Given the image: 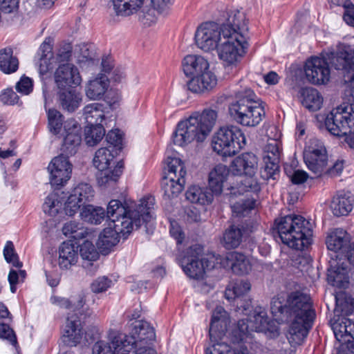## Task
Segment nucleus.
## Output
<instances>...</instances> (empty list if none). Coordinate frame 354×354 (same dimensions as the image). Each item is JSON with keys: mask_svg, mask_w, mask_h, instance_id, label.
<instances>
[{"mask_svg": "<svg viewBox=\"0 0 354 354\" xmlns=\"http://www.w3.org/2000/svg\"><path fill=\"white\" fill-rule=\"evenodd\" d=\"M290 322L287 336L290 343L300 344L307 336L315 317V312L312 309L310 298L308 295L299 292L291 293L286 305L279 303L271 307L272 313L276 310Z\"/></svg>", "mask_w": 354, "mask_h": 354, "instance_id": "1", "label": "nucleus"}, {"mask_svg": "<svg viewBox=\"0 0 354 354\" xmlns=\"http://www.w3.org/2000/svg\"><path fill=\"white\" fill-rule=\"evenodd\" d=\"M273 237L296 250H304L311 243V225L304 217L288 215L274 221L271 230Z\"/></svg>", "mask_w": 354, "mask_h": 354, "instance_id": "2", "label": "nucleus"}, {"mask_svg": "<svg viewBox=\"0 0 354 354\" xmlns=\"http://www.w3.org/2000/svg\"><path fill=\"white\" fill-rule=\"evenodd\" d=\"M217 116L215 110L205 109L201 113H196L187 120L180 121L172 135L174 145L183 147L194 140L204 141L215 124Z\"/></svg>", "mask_w": 354, "mask_h": 354, "instance_id": "3", "label": "nucleus"}, {"mask_svg": "<svg viewBox=\"0 0 354 354\" xmlns=\"http://www.w3.org/2000/svg\"><path fill=\"white\" fill-rule=\"evenodd\" d=\"M229 113L237 123L255 127L265 115L262 102L250 88H242L235 93V100L229 105Z\"/></svg>", "mask_w": 354, "mask_h": 354, "instance_id": "4", "label": "nucleus"}, {"mask_svg": "<svg viewBox=\"0 0 354 354\" xmlns=\"http://www.w3.org/2000/svg\"><path fill=\"white\" fill-rule=\"evenodd\" d=\"M155 204V198L151 196L144 197L140 201V203L135 205L133 209H130L128 213L119 216L118 218H112L109 221L111 226L121 237L126 239L131 233L135 226L138 228L142 223L148 224L153 219V209Z\"/></svg>", "mask_w": 354, "mask_h": 354, "instance_id": "5", "label": "nucleus"}, {"mask_svg": "<svg viewBox=\"0 0 354 354\" xmlns=\"http://www.w3.org/2000/svg\"><path fill=\"white\" fill-rule=\"evenodd\" d=\"M232 172L241 177L236 187H231V194H243L245 192L257 194L261 187L253 176L257 171L258 158L252 153H243L236 157L231 165Z\"/></svg>", "mask_w": 354, "mask_h": 354, "instance_id": "6", "label": "nucleus"}, {"mask_svg": "<svg viewBox=\"0 0 354 354\" xmlns=\"http://www.w3.org/2000/svg\"><path fill=\"white\" fill-rule=\"evenodd\" d=\"M246 145V138L241 129L234 125L221 127L212 141L213 150L223 157L236 155Z\"/></svg>", "mask_w": 354, "mask_h": 354, "instance_id": "7", "label": "nucleus"}, {"mask_svg": "<svg viewBox=\"0 0 354 354\" xmlns=\"http://www.w3.org/2000/svg\"><path fill=\"white\" fill-rule=\"evenodd\" d=\"M251 289V284L248 280L236 279L227 286L225 290V295L228 300L234 299L236 302V306L242 312L248 315L250 322L259 324V326H263L266 323V313L263 308L257 306L253 309L251 301L242 302L239 301L241 297L244 296Z\"/></svg>", "mask_w": 354, "mask_h": 354, "instance_id": "8", "label": "nucleus"}, {"mask_svg": "<svg viewBox=\"0 0 354 354\" xmlns=\"http://www.w3.org/2000/svg\"><path fill=\"white\" fill-rule=\"evenodd\" d=\"M168 171L161 181L164 195L168 198L177 197L184 189L186 170L179 158L168 157L166 159Z\"/></svg>", "mask_w": 354, "mask_h": 354, "instance_id": "9", "label": "nucleus"}, {"mask_svg": "<svg viewBox=\"0 0 354 354\" xmlns=\"http://www.w3.org/2000/svg\"><path fill=\"white\" fill-rule=\"evenodd\" d=\"M332 63L336 70L342 71L344 82L348 84L344 95L349 105L354 106V46H340Z\"/></svg>", "mask_w": 354, "mask_h": 354, "instance_id": "10", "label": "nucleus"}, {"mask_svg": "<svg viewBox=\"0 0 354 354\" xmlns=\"http://www.w3.org/2000/svg\"><path fill=\"white\" fill-rule=\"evenodd\" d=\"M346 46L339 44L337 46V52L326 53L322 55V57H312L308 59L305 64V74L307 80L314 84L321 85L327 84L330 77V71L328 66V62L334 67L333 61L337 56L339 47Z\"/></svg>", "mask_w": 354, "mask_h": 354, "instance_id": "11", "label": "nucleus"}, {"mask_svg": "<svg viewBox=\"0 0 354 354\" xmlns=\"http://www.w3.org/2000/svg\"><path fill=\"white\" fill-rule=\"evenodd\" d=\"M203 246L194 244L179 258V264L187 276L196 279L203 278L205 270L209 267V261L203 257Z\"/></svg>", "mask_w": 354, "mask_h": 354, "instance_id": "12", "label": "nucleus"}, {"mask_svg": "<svg viewBox=\"0 0 354 354\" xmlns=\"http://www.w3.org/2000/svg\"><path fill=\"white\" fill-rule=\"evenodd\" d=\"M223 39L224 41L217 48L219 58L228 64L238 62L245 53L248 38L231 35L228 29L224 28Z\"/></svg>", "mask_w": 354, "mask_h": 354, "instance_id": "13", "label": "nucleus"}, {"mask_svg": "<svg viewBox=\"0 0 354 354\" xmlns=\"http://www.w3.org/2000/svg\"><path fill=\"white\" fill-rule=\"evenodd\" d=\"M116 154L114 150L107 147L100 148L95 152L93 165L98 170L102 171L99 180V183L101 185L116 183L122 175L124 168L122 161L118 162L113 170L109 169L111 161Z\"/></svg>", "mask_w": 354, "mask_h": 354, "instance_id": "14", "label": "nucleus"}, {"mask_svg": "<svg viewBox=\"0 0 354 354\" xmlns=\"http://www.w3.org/2000/svg\"><path fill=\"white\" fill-rule=\"evenodd\" d=\"M223 27L214 22L201 24L195 33L197 46L204 51H209L218 48L219 41L223 39Z\"/></svg>", "mask_w": 354, "mask_h": 354, "instance_id": "15", "label": "nucleus"}, {"mask_svg": "<svg viewBox=\"0 0 354 354\" xmlns=\"http://www.w3.org/2000/svg\"><path fill=\"white\" fill-rule=\"evenodd\" d=\"M349 113L342 106L333 109L325 118L326 129L333 136H346L352 132L351 124H349Z\"/></svg>", "mask_w": 354, "mask_h": 354, "instance_id": "16", "label": "nucleus"}, {"mask_svg": "<svg viewBox=\"0 0 354 354\" xmlns=\"http://www.w3.org/2000/svg\"><path fill=\"white\" fill-rule=\"evenodd\" d=\"M329 263L327 273L328 283L338 288H346L349 284L350 267L346 259L336 254L335 258H331Z\"/></svg>", "mask_w": 354, "mask_h": 354, "instance_id": "17", "label": "nucleus"}, {"mask_svg": "<svg viewBox=\"0 0 354 354\" xmlns=\"http://www.w3.org/2000/svg\"><path fill=\"white\" fill-rule=\"evenodd\" d=\"M50 173V184L56 189L64 185L70 178L72 172V165L67 156L63 154L54 158L48 167Z\"/></svg>", "mask_w": 354, "mask_h": 354, "instance_id": "18", "label": "nucleus"}, {"mask_svg": "<svg viewBox=\"0 0 354 354\" xmlns=\"http://www.w3.org/2000/svg\"><path fill=\"white\" fill-rule=\"evenodd\" d=\"M54 78L58 90L77 86L82 81L77 68L70 63L60 64L55 72Z\"/></svg>", "mask_w": 354, "mask_h": 354, "instance_id": "19", "label": "nucleus"}, {"mask_svg": "<svg viewBox=\"0 0 354 354\" xmlns=\"http://www.w3.org/2000/svg\"><path fill=\"white\" fill-rule=\"evenodd\" d=\"M66 136L61 150L66 156L75 154L82 142L81 127L75 120H68L64 125Z\"/></svg>", "mask_w": 354, "mask_h": 354, "instance_id": "20", "label": "nucleus"}, {"mask_svg": "<svg viewBox=\"0 0 354 354\" xmlns=\"http://www.w3.org/2000/svg\"><path fill=\"white\" fill-rule=\"evenodd\" d=\"M217 84V77L209 68L204 72L192 77L187 82L189 91L196 94H207Z\"/></svg>", "mask_w": 354, "mask_h": 354, "instance_id": "21", "label": "nucleus"}, {"mask_svg": "<svg viewBox=\"0 0 354 354\" xmlns=\"http://www.w3.org/2000/svg\"><path fill=\"white\" fill-rule=\"evenodd\" d=\"M248 19L245 13L240 10H232L227 13L226 22L222 24L223 32L224 28L228 29L231 35L235 36L243 35L249 38L248 36Z\"/></svg>", "mask_w": 354, "mask_h": 354, "instance_id": "22", "label": "nucleus"}, {"mask_svg": "<svg viewBox=\"0 0 354 354\" xmlns=\"http://www.w3.org/2000/svg\"><path fill=\"white\" fill-rule=\"evenodd\" d=\"M84 333L80 317L76 315L68 317L62 336L64 344L70 347L77 346L80 343Z\"/></svg>", "mask_w": 354, "mask_h": 354, "instance_id": "23", "label": "nucleus"}, {"mask_svg": "<svg viewBox=\"0 0 354 354\" xmlns=\"http://www.w3.org/2000/svg\"><path fill=\"white\" fill-rule=\"evenodd\" d=\"M304 161L309 170L317 176L325 174L328 164V156L326 148L320 145L316 149L309 150L304 153Z\"/></svg>", "mask_w": 354, "mask_h": 354, "instance_id": "24", "label": "nucleus"}, {"mask_svg": "<svg viewBox=\"0 0 354 354\" xmlns=\"http://www.w3.org/2000/svg\"><path fill=\"white\" fill-rule=\"evenodd\" d=\"M281 157V143L277 139H270L267 142V181L276 180L279 178V162Z\"/></svg>", "mask_w": 354, "mask_h": 354, "instance_id": "25", "label": "nucleus"}, {"mask_svg": "<svg viewBox=\"0 0 354 354\" xmlns=\"http://www.w3.org/2000/svg\"><path fill=\"white\" fill-rule=\"evenodd\" d=\"M326 244L328 250L335 253L340 252L339 257L343 258L351 245V236L342 228H336L328 233L326 239Z\"/></svg>", "mask_w": 354, "mask_h": 354, "instance_id": "26", "label": "nucleus"}, {"mask_svg": "<svg viewBox=\"0 0 354 354\" xmlns=\"http://www.w3.org/2000/svg\"><path fill=\"white\" fill-rule=\"evenodd\" d=\"M57 97L59 106L68 113L75 112L82 102V94L72 88L58 90Z\"/></svg>", "mask_w": 354, "mask_h": 354, "instance_id": "27", "label": "nucleus"}, {"mask_svg": "<svg viewBox=\"0 0 354 354\" xmlns=\"http://www.w3.org/2000/svg\"><path fill=\"white\" fill-rule=\"evenodd\" d=\"M109 84V80L104 74H98L97 76L86 83L85 86L86 96L92 100H102L108 91Z\"/></svg>", "mask_w": 354, "mask_h": 354, "instance_id": "28", "label": "nucleus"}, {"mask_svg": "<svg viewBox=\"0 0 354 354\" xmlns=\"http://www.w3.org/2000/svg\"><path fill=\"white\" fill-rule=\"evenodd\" d=\"M229 174V169L222 164L216 165L210 171L208 176V185L214 195H220L222 193Z\"/></svg>", "mask_w": 354, "mask_h": 354, "instance_id": "29", "label": "nucleus"}, {"mask_svg": "<svg viewBox=\"0 0 354 354\" xmlns=\"http://www.w3.org/2000/svg\"><path fill=\"white\" fill-rule=\"evenodd\" d=\"M182 67L185 75L192 77L207 70L209 64L201 55H188L183 59Z\"/></svg>", "mask_w": 354, "mask_h": 354, "instance_id": "30", "label": "nucleus"}, {"mask_svg": "<svg viewBox=\"0 0 354 354\" xmlns=\"http://www.w3.org/2000/svg\"><path fill=\"white\" fill-rule=\"evenodd\" d=\"M79 245L70 242H64L59 248V266L62 269H68L75 265L78 259Z\"/></svg>", "mask_w": 354, "mask_h": 354, "instance_id": "31", "label": "nucleus"}, {"mask_svg": "<svg viewBox=\"0 0 354 354\" xmlns=\"http://www.w3.org/2000/svg\"><path fill=\"white\" fill-rule=\"evenodd\" d=\"M130 337L134 338L135 343L151 344L156 339V333L154 328L147 322L140 320L136 322L133 335Z\"/></svg>", "mask_w": 354, "mask_h": 354, "instance_id": "32", "label": "nucleus"}, {"mask_svg": "<svg viewBox=\"0 0 354 354\" xmlns=\"http://www.w3.org/2000/svg\"><path fill=\"white\" fill-rule=\"evenodd\" d=\"M353 203L352 196L341 192L333 196L330 207L335 216H346L353 209Z\"/></svg>", "mask_w": 354, "mask_h": 354, "instance_id": "33", "label": "nucleus"}, {"mask_svg": "<svg viewBox=\"0 0 354 354\" xmlns=\"http://www.w3.org/2000/svg\"><path fill=\"white\" fill-rule=\"evenodd\" d=\"M214 194L207 187L192 185L186 192V198L192 203L202 205L210 204L214 199Z\"/></svg>", "mask_w": 354, "mask_h": 354, "instance_id": "34", "label": "nucleus"}, {"mask_svg": "<svg viewBox=\"0 0 354 354\" xmlns=\"http://www.w3.org/2000/svg\"><path fill=\"white\" fill-rule=\"evenodd\" d=\"M227 266L232 271L237 275L248 274L251 270V264L249 259L243 254L232 252L227 255Z\"/></svg>", "mask_w": 354, "mask_h": 354, "instance_id": "35", "label": "nucleus"}, {"mask_svg": "<svg viewBox=\"0 0 354 354\" xmlns=\"http://www.w3.org/2000/svg\"><path fill=\"white\" fill-rule=\"evenodd\" d=\"M302 105L311 111H316L322 106L323 97L319 91L311 87L304 88L301 91Z\"/></svg>", "mask_w": 354, "mask_h": 354, "instance_id": "36", "label": "nucleus"}, {"mask_svg": "<svg viewBox=\"0 0 354 354\" xmlns=\"http://www.w3.org/2000/svg\"><path fill=\"white\" fill-rule=\"evenodd\" d=\"M121 236L109 225L100 233L97 245L102 252L107 253L118 244Z\"/></svg>", "mask_w": 354, "mask_h": 354, "instance_id": "37", "label": "nucleus"}, {"mask_svg": "<svg viewBox=\"0 0 354 354\" xmlns=\"http://www.w3.org/2000/svg\"><path fill=\"white\" fill-rule=\"evenodd\" d=\"M19 68V60L13 55L12 48L7 47L0 50V71L5 74L16 72Z\"/></svg>", "mask_w": 354, "mask_h": 354, "instance_id": "38", "label": "nucleus"}, {"mask_svg": "<svg viewBox=\"0 0 354 354\" xmlns=\"http://www.w3.org/2000/svg\"><path fill=\"white\" fill-rule=\"evenodd\" d=\"M335 308L334 314L337 317H344L354 313V299L339 292L335 295Z\"/></svg>", "mask_w": 354, "mask_h": 354, "instance_id": "39", "label": "nucleus"}, {"mask_svg": "<svg viewBox=\"0 0 354 354\" xmlns=\"http://www.w3.org/2000/svg\"><path fill=\"white\" fill-rule=\"evenodd\" d=\"M145 0H113L114 10L118 15L129 16L143 6Z\"/></svg>", "mask_w": 354, "mask_h": 354, "instance_id": "40", "label": "nucleus"}, {"mask_svg": "<svg viewBox=\"0 0 354 354\" xmlns=\"http://www.w3.org/2000/svg\"><path fill=\"white\" fill-rule=\"evenodd\" d=\"M81 218L91 224H100L106 217V212L101 207H94L91 205L84 206L80 212Z\"/></svg>", "mask_w": 354, "mask_h": 354, "instance_id": "41", "label": "nucleus"}, {"mask_svg": "<svg viewBox=\"0 0 354 354\" xmlns=\"http://www.w3.org/2000/svg\"><path fill=\"white\" fill-rule=\"evenodd\" d=\"M103 107V104L100 103H92L84 107V114L89 126L102 124L104 120Z\"/></svg>", "mask_w": 354, "mask_h": 354, "instance_id": "42", "label": "nucleus"}, {"mask_svg": "<svg viewBox=\"0 0 354 354\" xmlns=\"http://www.w3.org/2000/svg\"><path fill=\"white\" fill-rule=\"evenodd\" d=\"M135 205L131 203L129 205L126 202L122 203L119 200H111L107 205L106 216L109 219V221H112V218H118L119 216L130 212V209H133Z\"/></svg>", "mask_w": 354, "mask_h": 354, "instance_id": "43", "label": "nucleus"}, {"mask_svg": "<svg viewBox=\"0 0 354 354\" xmlns=\"http://www.w3.org/2000/svg\"><path fill=\"white\" fill-rule=\"evenodd\" d=\"M241 230L232 225L227 229L223 234L224 246L227 249L237 248L242 241Z\"/></svg>", "mask_w": 354, "mask_h": 354, "instance_id": "44", "label": "nucleus"}, {"mask_svg": "<svg viewBox=\"0 0 354 354\" xmlns=\"http://www.w3.org/2000/svg\"><path fill=\"white\" fill-rule=\"evenodd\" d=\"M105 135V129L103 124L88 126L84 130V140L86 143L91 147L96 145Z\"/></svg>", "mask_w": 354, "mask_h": 354, "instance_id": "45", "label": "nucleus"}, {"mask_svg": "<svg viewBox=\"0 0 354 354\" xmlns=\"http://www.w3.org/2000/svg\"><path fill=\"white\" fill-rule=\"evenodd\" d=\"M62 232L64 235L68 236L75 240H80L86 236L88 232L82 223L70 221L64 224Z\"/></svg>", "mask_w": 354, "mask_h": 354, "instance_id": "46", "label": "nucleus"}, {"mask_svg": "<svg viewBox=\"0 0 354 354\" xmlns=\"http://www.w3.org/2000/svg\"><path fill=\"white\" fill-rule=\"evenodd\" d=\"M205 354H249L246 347H240L236 350H232L229 345L225 343H216L205 349Z\"/></svg>", "mask_w": 354, "mask_h": 354, "instance_id": "47", "label": "nucleus"}, {"mask_svg": "<svg viewBox=\"0 0 354 354\" xmlns=\"http://www.w3.org/2000/svg\"><path fill=\"white\" fill-rule=\"evenodd\" d=\"M72 197H77L84 205H87L86 203L91 201L94 197V191L90 185L80 183L72 191Z\"/></svg>", "mask_w": 354, "mask_h": 354, "instance_id": "48", "label": "nucleus"}, {"mask_svg": "<svg viewBox=\"0 0 354 354\" xmlns=\"http://www.w3.org/2000/svg\"><path fill=\"white\" fill-rule=\"evenodd\" d=\"M254 198H244L231 205L232 211L237 216H245L255 207Z\"/></svg>", "mask_w": 354, "mask_h": 354, "instance_id": "49", "label": "nucleus"}, {"mask_svg": "<svg viewBox=\"0 0 354 354\" xmlns=\"http://www.w3.org/2000/svg\"><path fill=\"white\" fill-rule=\"evenodd\" d=\"M62 207V202L58 199V194H49L43 204L44 212L49 216H56Z\"/></svg>", "mask_w": 354, "mask_h": 354, "instance_id": "50", "label": "nucleus"}, {"mask_svg": "<svg viewBox=\"0 0 354 354\" xmlns=\"http://www.w3.org/2000/svg\"><path fill=\"white\" fill-rule=\"evenodd\" d=\"M345 317L334 316L333 319L330 320L331 327L333 330L334 335L336 339L342 344L350 342V339H346V325L344 322Z\"/></svg>", "mask_w": 354, "mask_h": 354, "instance_id": "51", "label": "nucleus"}, {"mask_svg": "<svg viewBox=\"0 0 354 354\" xmlns=\"http://www.w3.org/2000/svg\"><path fill=\"white\" fill-rule=\"evenodd\" d=\"M47 115L50 131L55 135L58 134L63 126V115L55 109H49Z\"/></svg>", "mask_w": 354, "mask_h": 354, "instance_id": "52", "label": "nucleus"}, {"mask_svg": "<svg viewBox=\"0 0 354 354\" xmlns=\"http://www.w3.org/2000/svg\"><path fill=\"white\" fill-rule=\"evenodd\" d=\"M3 256L5 260L12 265L13 267L21 269L23 266V263L19 261V256L17 254L13 243L11 241H8L3 249Z\"/></svg>", "mask_w": 354, "mask_h": 354, "instance_id": "53", "label": "nucleus"}, {"mask_svg": "<svg viewBox=\"0 0 354 354\" xmlns=\"http://www.w3.org/2000/svg\"><path fill=\"white\" fill-rule=\"evenodd\" d=\"M248 320L240 319L238 321L236 328L232 332V341L233 343L242 342L248 333Z\"/></svg>", "mask_w": 354, "mask_h": 354, "instance_id": "54", "label": "nucleus"}, {"mask_svg": "<svg viewBox=\"0 0 354 354\" xmlns=\"http://www.w3.org/2000/svg\"><path fill=\"white\" fill-rule=\"evenodd\" d=\"M106 140L109 144L107 148L114 150L115 153L120 152L122 148V137L119 129L110 131L106 136Z\"/></svg>", "mask_w": 354, "mask_h": 354, "instance_id": "55", "label": "nucleus"}, {"mask_svg": "<svg viewBox=\"0 0 354 354\" xmlns=\"http://www.w3.org/2000/svg\"><path fill=\"white\" fill-rule=\"evenodd\" d=\"M80 254L83 259L95 261L99 257V254L95 245L89 241H85L80 245Z\"/></svg>", "mask_w": 354, "mask_h": 354, "instance_id": "56", "label": "nucleus"}, {"mask_svg": "<svg viewBox=\"0 0 354 354\" xmlns=\"http://www.w3.org/2000/svg\"><path fill=\"white\" fill-rule=\"evenodd\" d=\"M284 169L290 181L295 185L303 184L308 178V174L303 170L294 169L288 166H286Z\"/></svg>", "mask_w": 354, "mask_h": 354, "instance_id": "57", "label": "nucleus"}, {"mask_svg": "<svg viewBox=\"0 0 354 354\" xmlns=\"http://www.w3.org/2000/svg\"><path fill=\"white\" fill-rule=\"evenodd\" d=\"M112 281L106 277H99L91 284V289L94 293L105 292L112 286Z\"/></svg>", "mask_w": 354, "mask_h": 354, "instance_id": "58", "label": "nucleus"}, {"mask_svg": "<svg viewBox=\"0 0 354 354\" xmlns=\"http://www.w3.org/2000/svg\"><path fill=\"white\" fill-rule=\"evenodd\" d=\"M71 198L72 193L69 195L67 201L65 202L64 208L66 214L70 216H73L76 212H77L81 207L83 208L84 206H85L77 197H75V198H73V199Z\"/></svg>", "mask_w": 354, "mask_h": 354, "instance_id": "59", "label": "nucleus"}, {"mask_svg": "<svg viewBox=\"0 0 354 354\" xmlns=\"http://www.w3.org/2000/svg\"><path fill=\"white\" fill-rule=\"evenodd\" d=\"M154 8H143L138 12V20L147 26H150L156 22V17Z\"/></svg>", "mask_w": 354, "mask_h": 354, "instance_id": "60", "label": "nucleus"}, {"mask_svg": "<svg viewBox=\"0 0 354 354\" xmlns=\"http://www.w3.org/2000/svg\"><path fill=\"white\" fill-rule=\"evenodd\" d=\"M0 101L6 105L18 104H19V97L12 88H8L0 94Z\"/></svg>", "mask_w": 354, "mask_h": 354, "instance_id": "61", "label": "nucleus"}, {"mask_svg": "<svg viewBox=\"0 0 354 354\" xmlns=\"http://www.w3.org/2000/svg\"><path fill=\"white\" fill-rule=\"evenodd\" d=\"M33 84L30 78L24 75L16 84V90L17 92L23 95H28L32 91Z\"/></svg>", "mask_w": 354, "mask_h": 354, "instance_id": "62", "label": "nucleus"}, {"mask_svg": "<svg viewBox=\"0 0 354 354\" xmlns=\"http://www.w3.org/2000/svg\"><path fill=\"white\" fill-rule=\"evenodd\" d=\"M0 337L6 339L15 346L17 344V339L14 330L6 324H0Z\"/></svg>", "mask_w": 354, "mask_h": 354, "instance_id": "63", "label": "nucleus"}, {"mask_svg": "<svg viewBox=\"0 0 354 354\" xmlns=\"http://www.w3.org/2000/svg\"><path fill=\"white\" fill-rule=\"evenodd\" d=\"M344 13L343 19L350 26L354 27V4L346 1L343 4Z\"/></svg>", "mask_w": 354, "mask_h": 354, "instance_id": "64", "label": "nucleus"}]
</instances>
